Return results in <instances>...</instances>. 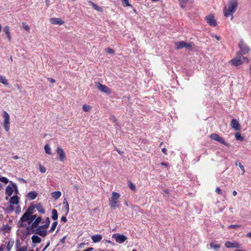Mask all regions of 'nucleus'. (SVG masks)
Segmentation results:
<instances>
[{"instance_id": "1", "label": "nucleus", "mask_w": 251, "mask_h": 251, "mask_svg": "<svg viewBox=\"0 0 251 251\" xmlns=\"http://www.w3.org/2000/svg\"><path fill=\"white\" fill-rule=\"evenodd\" d=\"M237 7V0H229L227 6L224 7L223 9L224 15L226 17H228L233 15Z\"/></svg>"}, {"instance_id": "2", "label": "nucleus", "mask_w": 251, "mask_h": 251, "mask_svg": "<svg viewBox=\"0 0 251 251\" xmlns=\"http://www.w3.org/2000/svg\"><path fill=\"white\" fill-rule=\"evenodd\" d=\"M176 49L177 50L181 49L182 48H186L189 50H192L193 48L194 45L192 43H186L185 41H178L175 43Z\"/></svg>"}, {"instance_id": "3", "label": "nucleus", "mask_w": 251, "mask_h": 251, "mask_svg": "<svg viewBox=\"0 0 251 251\" xmlns=\"http://www.w3.org/2000/svg\"><path fill=\"white\" fill-rule=\"evenodd\" d=\"M120 197V194L117 192H113L112 193V197L109 200V205L112 208H115L117 206V204L119 202L118 199Z\"/></svg>"}, {"instance_id": "4", "label": "nucleus", "mask_w": 251, "mask_h": 251, "mask_svg": "<svg viewBox=\"0 0 251 251\" xmlns=\"http://www.w3.org/2000/svg\"><path fill=\"white\" fill-rule=\"evenodd\" d=\"M241 56H242L241 52L237 53V56L236 58L232 59L230 61V63L235 67H237L242 64L243 60L241 59Z\"/></svg>"}, {"instance_id": "5", "label": "nucleus", "mask_w": 251, "mask_h": 251, "mask_svg": "<svg viewBox=\"0 0 251 251\" xmlns=\"http://www.w3.org/2000/svg\"><path fill=\"white\" fill-rule=\"evenodd\" d=\"M3 117L4 118L3 127L6 131H8L10 129V117L6 111L3 112Z\"/></svg>"}, {"instance_id": "6", "label": "nucleus", "mask_w": 251, "mask_h": 251, "mask_svg": "<svg viewBox=\"0 0 251 251\" xmlns=\"http://www.w3.org/2000/svg\"><path fill=\"white\" fill-rule=\"evenodd\" d=\"M112 238H114L118 243L122 244L127 239V237L124 234L115 233L113 234Z\"/></svg>"}, {"instance_id": "7", "label": "nucleus", "mask_w": 251, "mask_h": 251, "mask_svg": "<svg viewBox=\"0 0 251 251\" xmlns=\"http://www.w3.org/2000/svg\"><path fill=\"white\" fill-rule=\"evenodd\" d=\"M30 215L26 213H25L22 217L21 218L20 221L18 222V226L20 227H25L26 225L24 223L25 222H28Z\"/></svg>"}, {"instance_id": "8", "label": "nucleus", "mask_w": 251, "mask_h": 251, "mask_svg": "<svg viewBox=\"0 0 251 251\" xmlns=\"http://www.w3.org/2000/svg\"><path fill=\"white\" fill-rule=\"evenodd\" d=\"M96 84L98 89L102 92L106 94H110L111 93V89L105 85L101 84L100 82H96Z\"/></svg>"}, {"instance_id": "9", "label": "nucleus", "mask_w": 251, "mask_h": 251, "mask_svg": "<svg viewBox=\"0 0 251 251\" xmlns=\"http://www.w3.org/2000/svg\"><path fill=\"white\" fill-rule=\"evenodd\" d=\"M238 46L241 51L240 52L242 54H246L248 53L250 50V48L244 43L243 40H241L240 41Z\"/></svg>"}, {"instance_id": "10", "label": "nucleus", "mask_w": 251, "mask_h": 251, "mask_svg": "<svg viewBox=\"0 0 251 251\" xmlns=\"http://www.w3.org/2000/svg\"><path fill=\"white\" fill-rule=\"evenodd\" d=\"M210 138L214 140H215L216 141H218L220 143H221L222 144L226 146V147H228L229 146V144L225 142L223 139V138L220 137V136H219L216 133H212L210 135Z\"/></svg>"}, {"instance_id": "11", "label": "nucleus", "mask_w": 251, "mask_h": 251, "mask_svg": "<svg viewBox=\"0 0 251 251\" xmlns=\"http://www.w3.org/2000/svg\"><path fill=\"white\" fill-rule=\"evenodd\" d=\"M56 152L60 161H64L66 159L65 153L61 146L57 147Z\"/></svg>"}, {"instance_id": "12", "label": "nucleus", "mask_w": 251, "mask_h": 251, "mask_svg": "<svg viewBox=\"0 0 251 251\" xmlns=\"http://www.w3.org/2000/svg\"><path fill=\"white\" fill-rule=\"evenodd\" d=\"M41 221L42 218L41 217H37L33 222V223L31 224V225L29 226L26 227V229L27 230H32L35 228L37 227L38 226H39L38 225L41 222Z\"/></svg>"}, {"instance_id": "13", "label": "nucleus", "mask_w": 251, "mask_h": 251, "mask_svg": "<svg viewBox=\"0 0 251 251\" xmlns=\"http://www.w3.org/2000/svg\"><path fill=\"white\" fill-rule=\"evenodd\" d=\"M205 19L206 22L210 25L213 27H215L217 25V23L215 20L214 19V16L213 15H208L205 17Z\"/></svg>"}, {"instance_id": "14", "label": "nucleus", "mask_w": 251, "mask_h": 251, "mask_svg": "<svg viewBox=\"0 0 251 251\" xmlns=\"http://www.w3.org/2000/svg\"><path fill=\"white\" fill-rule=\"evenodd\" d=\"M225 245L227 248H239L241 247V245L236 242L231 243L229 241H226Z\"/></svg>"}, {"instance_id": "15", "label": "nucleus", "mask_w": 251, "mask_h": 251, "mask_svg": "<svg viewBox=\"0 0 251 251\" xmlns=\"http://www.w3.org/2000/svg\"><path fill=\"white\" fill-rule=\"evenodd\" d=\"M231 126L233 128H234L236 130H240V125L239 124L238 121L235 119H233L232 120L231 122Z\"/></svg>"}, {"instance_id": "16", "label": "nucleus", "mask_w": 251, "mask_h": 251, "mask_svg": "<svg viewBox=\"0 0 251 251\" xmlns=\"http://www.w3.org/2000/svg\"><path fill=\"white\" fill-rule=\"evenodd\" d=\"M13 193V189L12 186H10V185H8L5 190V194L7 197H5V200H8V197H10Z\"/></svg>"}, {"instance_id": "17", "label": "nucleus", "mask_w": 251, "mask_h": 251, "mask_svg": "<svg viewBox=\"0 0 251 251\" xmlns=\"http://www.w3.org/2000/svg\"><path fill=\"white\" fill-rule=\"evenodd\" d=\"M9 203L11 204H18L19 203V198L17 195H15L11 197Z\"/></svg>"}, {"instance_id": "18", "label": "nucleus", "mask_w": 251, "mask_h": 251, "mask_svg": "<svg viewBox=\"0 0 251 251\" xmlns=\"http://www.w3.org/2000/svg\"><path fill=\"white\" fill-rule=\"evenodd\" d=\"M50 22L52 24L61 25L64 23V21L60 18H53L50 19Z\"/></svg>"}, {"instance_id": "19", "label": "nucleus", "mask_w": 251, "mask_h": 251, "mask_svg": "<svg viewBox=\"0 0 251 251\" xmlns=\"http://www.w3.org/2000/svg\"><path fill=\"white\" fill-rule=\"evenodd\" d=\"M102 238V236L100 234L94 235L91 237L92 240L94 243H97L100 241Z\"/></svg>"}, {"instance_id": "20", "label": "nucleus", "mask_w": 251, "mask_h": 251, "mask_svg": "<svg viewBox=\"0 0 251 251\" xmlns=\"http://www.w3.org/2000/svg\"><path fill=\"white\" fill-rule=\"evenodd\" d=\"M37 196V193L35 191L29 192L27 194V197L30 200H34Z\"/></svg>"}, {"instance_id": "21", "label": "nucleus", "mask_w": 251, "mask_h": 251, "mask_svg": "<svg viewBox=\"0 0 251 251\" xmlns=\"http://www.w3.org/2000/svg\"><path fill=\"white\" fill-rule=\"evenodd\" d=\"M35 208H36L38 211L42 214H44L45 213V210L44 208L43 207L42 205L40 203H38L34 205Z\"/></svg>"}, {"instance_id": "22", "label": "nucleus", "mask_w": 251, "mask_h": 251, "mask_svg": "<svg viewBox=\"0 0 251 251\" xmlns=\"http://www.w3.org/2000/svg\"><path fill=\"white\" fill-rule=\"evenodd\" d=\"M31 239L33 243L36 244L40 243L42 241V239L40 237L35 235L32 236Z\"/></svg>"}, {"instance_id": "23", "label": "nucleus", "mask_w": 251, "mask_h": 251, "mask_svg": "<svg viewBox=\"0 0 251 251\" xmlns=\"http://www.w3.org/2000/svg\"><path fill=\"white\" fill-rule=\"evenodd\" d=\"M3 31L6 34L7 37L8 39V40L10 41L11 40V36H10V33L9 31V27L8 26H4L3 28Z\"/></svg>"}, {"instance_id": "24", "label": "nucleus", "mask_w": 251, "mask_h": 251, "mask_svg": "<svg viewBox=\"0 0 251 251\" xmlns=\"http://www.w3.org/2000/svg\"><path fill=\"white\" fill-rule=\"evenodd\" d=\"M61 193L59 191H54L51 193L52 197L55 200L58 199L61 196Z\"/></svg>"}, {"instance_id": "25", "label": "nucleus", "mask_w": 251, "mask_h": 251, "mask_svg": "<svg viewBox=\"0 0 251 251\" xmlns=\"http://www.w3.org/2000/svg\"><path fill=\"white\" fill-rule=\"evenodd\" d=\"M34 208V205L33 204H30L28 207L25 213L28 214V215L31 216V215H32V214L33 213V210Z\"/></svg>"}, {"instance_id": "26", "label": "nucleus", "mask_w": 251, "mask_h": 251, "mask_svg": "<svg viewBox=\"0 0 251 251\" xmlns=\"http://www.w3.org/2000/svg\"><path fill=\"white\" fill-rule=\"evenodd\" d=\"M0 82L3 84L7 86L9 84L8 80L6 79L5 76L0 75Z\"/></svg>"}, {"instance_id": "27", "label": "nucleus", "mask_w": 251, "mask_h": 251, "mask_svg": "<svg viewBox=\"0 0 251 251\" xmlns=\"http://www.w3.org/2000/svg\"><path fill=\"white\" fill-rule=\"evenodd\" d=\"M63 204L64 205V208L66 210V214H68L69 211V205L67 200L65 198L63 200Z\"/></svg>"}, {"instance_id": "28", "label": "nucleus", "mask_w": 251, "mask_h": 251, "mask_svg": "<svg viewBox=\"0 0 251 251\" xmlns=\"http://www.w3.org/2000/svg\"><path fill=\"white\" fill-rule=\"evenodd\" d=\"M10 183L11 185V186H12V188L13 189V192H14L15 194H16V195H17L19 193V191H18V189L17 185L16 184V183H13L12 181H10Z\"/></svg>"}, {"instance_id": "29", "label": "nucleus", "mask_w": 251, "mask_h": 251, "mask_svg": "<svg viewBox=\"0 0 251 251\" xmlns=\"http://www.w3.org/2000/svg\"><path fill=\"white\" fill-rule=\"evenodd\" d=\"M50 224V220L49 217H47L45 221V224L41 226V227H43L44 229H47L49 227Z\"/></svg>"}, {"instance_id": "30", "label": "nucleus", "mask_w": 251, "mask_h": 251, "mask_svg": "<svg viewBox=\"0 0 251 251\" xmlns=\"http://www.w3.org/2000/svg\"><path fill=\"white\" fill-rule=\"evenodd\" d=\"M51 218L53 220H56L58 218V213L56 209H53L52 210V216Z\"/></svg>"}, {"instance_id": "31", "label": "nucleus", "mask_w": 251, "mask_h": 251, "mask_svg": "<svg viewBox=\"0 0 251 251\" xmlns=\"http://www.w3.org/2000/svg\"><path fill=\"white\" fill-rule=\"evenodd\" d=\"M1 230L4 231V233H9L11 230V227L8 225H5L3 226V228L1 229Z\"/></svg>"}, {"instance_id": "32", "label": "nucleus", "mask_w": 251, "mask_h": 251, "mask_svg": "<svg viewBox=\"0 0 251 251\" xmlns=\"http://www.w3.org/2000/svg\"><path fill=\"white\" fill-rule=\"evenodd\" d=\"M235 139L240 141H242L244 140V137L241 136L239 132H237L235 135Z\"/></svg>"}, {"instance_id": "33", "label": "nucleus", "mask_w": 251, "mask_h": 251, "mask_svg": "<svg viewBox=\"0 0 251 251\" xmlns=\"http://www.w3.org/2000/svg\"><path fill=\"white\" fill-rule=\"evenodd\" d=\"M235 165L236 166H238L240 167L242 171V175H244L245 171L243 165L241 163L239 162V161L235 162Z\"/></svg>"}, {"instance_id": "34", "label": "nucleus", "mask_w": 251, "mask_h": 251, "mask_svg": "<svg viewBox=\"0 0 251 251\" xmlns=\"http://www.w3.org/2000/svg\"><path fill=\"white\" fill-rule=\"evenodd\" d=\"M210 247L214 249V250H218L220 248L221 246L219 244H214L213 243H211L209 245Z\"/></svg>"}, {"instance_id": "35", "label": "nucleus", "mask_w": 251, "mask_h": 251, "mask_svg": "<svg viewBox=\"0 0 251 251\" xmlns=\"http://www.w3.org/2000/svg\"><path fill=\"white\" fill-rule=\"evenodd\" d=\"M57 224H58V222L57 221L54 222L52 223L50 229L49 230L50 232H52L55 230V229L57 225Z\"/></svg>"}, {"instance_id": "36", "label": "nucleus", "mask_w": 251, "mask_h": 251, "mask_svg": "<svg viewBox=\"0 0 251 251\" xmlns=\"http://www.w3.org/2000/svg\"><path fill=\"white\" fill-rule=\"evenodd\" d=\"M44 149L46 153L48 154H50L51 153V149L49 145L46 144L44 147Z\"/></svg>"}, {"instance_id": "37", "label": "nucleus", "mask_w": 251, "mask_h": 251, "mask_svg": "<svg viewBox=\"0 0 251 251\" xmlns=\"http://www.w3.org/2000/svg\"><path fill=\"white\" fill-rule=\"evenodd\" d=\"M14 244V241H9L7 244L6 248L8 251L11 250Z\"/></svg>"}, {"instance_id": "38", "label": "nucleus", "mask_w": 251, "mask_h": 251, "mask_svg": "<svg viewBox=\"0 0 251 251\" xmlns=\"http://www.w3.org/2000/svg\"><path fill=\"white\" fill-rule=\"evenodd\" d=\"M41 229H44L43 227H41V226L37 227L36 229H33L31 230V233H34L35 234H38L39 231Z\"/></svg>"}, {"instance_id": "39", "label": "nucleus", "mask_w": 251, "mask_h": 251, "mask_svg": "<svg viewBox=\"0 0 251 251\" xmlns=\"http://www.w3.org/2000/svg\"><path fill=\"white\" fill-rule=\"evenodd\" d=\"M83 110L85 112H88L91 109V106L87 104H84L83 106Z\"/></svg>"}, {"instance_id": "40", "label": "nucleus", "mask_w": 251, "mask_h": 251, "mask_svg": "<svg viewBox=\"0 0 251 251\" xmlns=\"http://www.w3.org/2000/svg\"><path fill=\"white\" fill-rule=\"evenodd\" d=\"M36 215H31L29 218V220H28V224H30L34 220L35 221L36 218Z\"/></svg>"}, {"instance_id": "41", "label": "nucleus", "mask_w": 251, "mask_h": 251, "mask_svg": "<svg viewBox=\"0 0 251 251\" xmlns=\"http://www.w3.org/2000/svg\"><path fill=\"white\" fill-rule=\"evenodd\" d=\"M47 232L46 230H40V231H39V233L38 234V235H39L40 236H42V237H45L47 235Z\"/></svg>"}, {"instance_id": "42", "label": "nucleus", "mask_w": 251, "mask_h": 251, "mask_svg": "<svg viewBox=\"0 0 251 251\" xmlns=\"http://www.w3.org/2000/svg\"><path fill=\"white\" fill-rule=\"evenodd\" d=\"M0 181L4 183L5 184H7L9 182V180L5 177H0Z\"/></svg>"}, {"instance_id": "43", "label": "nucleus", "mask_w": 251, "mask_h": 251, "mask_svg": "<svg viewBox=\"0 0 251 251\" xmlns=\"http://www.w3.org/2000/svg\"><path fill=\"white\" fill-rule=\"evenodd\" d=\"M128 186L133 191H135L136 190V187H135V185L132 183L131 182L129 181V184H128Z\"/></svg>"}, {"instance_id": "44", "label": "nucleus", "mask_w": 251, "mask_h": 251, "mask_svg": "<svg viewBox=\"0 0 251 251\" xmlns=\"http://www.w3.org/2000/svg\"><path fill=\"white\" fill-rule=\"evenodd\" d=\"M123 2L124 6H131V5L129 4L128 0H122Z\"/></svg>"}, {"instance_id": "45", "label": "nucleus", "mask_w": 251, "mask_h": 251, "mask_svg": "<svg viewBox=\"0 0 251 251\" xmlns=\"http://www.w3.org/2000/svg\"><path fill=\"white\" fill-rule=\"evenodd\" d=\"M13 204H10L6 208V210L10 211L12 212L14 211V206L12 205Z\"/></svg>"}, {"instance_id": "46", "label": "nucleus", "mask_w": 251, "mask_h": 251, "mask_svg": "<svg viewBox=\"0 0 251 251\" xmlns=\"http://www.w3.org/2000/svg\"><path fill=\"white\" fill-rule=\"evenodd\" d=\"M39 170H40V171L42 173H44L46 172V169L45 167H44V166H42L41 165H40V166H39Z\"/></svg>"}, {"instance_id": "47", "label": "nucleus", "mask_w": 251, "mask_h": 251, "mask_svg": "<svg viewBox=\"0 0 251 251\" xmlns=\"http://www.w3.org/2000/svg\"><path fill=\"white\" fill-rule=\"evenodd\" d=\"M106 52H107V53H109V54H114V50L112 49H111V48H107L106 49Z\"/></svg>"}, {"instance_id": "48", "label": "nucleus", "mask_w": 251, "mask_h": 251, "mask_svg": "<svg viewBox=\"0 0 251 251\" xmlns=\"http://www.w3.org/2000/svg\"><path fill=\"white\" fill-rule=\"evenodd\" d=\"M24 28L26 31H29L30 28L28 25H25V23H23Z\"/></svg>"}, {"instance_id": "49", "label": "nucleus", "mask_w": 251, "mask_h": 251, "mask_svg": "<svg viewBox=\"0 0 251 251\" xmlns=\"http://www.w3.org/2000/svg\"><path fill=\"white\" fill-rule=\"evenodd\" d=\"M27 250V247L26 246H23L22 248H20L17 251H26Z\"/></svg>"}, {"instance_id": "50", "label": "nucleus", "mask_w": 251, "mask_h": 251, "mask_svg": "<svg viewBox=\"0 0 251 251\" xmlns=\"http://www.w3.org/2000/svg\"><path fill=\"white\" fill-rule=\"evenodd\" d=\"M240 226V225H231L228 226L229 228H235L237 227H239Z\"/></svg>"}, {"instance_id": "51", "label": "nucleus", "mask_w": 251, "mask_h": 251, "mask_svg": "<svg viewBox=\"0 0 251 251\" xmlns=\"http://www.w3.org/2000/svg\"><path fill=\"white\" fill-rule=\"evenodd\" d=\"M215 192L218 194H222V192L219 187H217L216 188Z\"/></svg>"}, {"instance_id": "52", "label": "nucleus", "mask_w": 251, "mask_h": 251, "mask_svg": "<svg viewBox=\"0 0 251 251\" xmlns=\"http://www.w3.org/2000/svg\"><path fill=\"white\" fill-rule=\"evenodd\" d=\"M21 212V207L20 206H17L16 208L15 212L16 214H19Z\"/></svg>"}, {"instance_id": "53", "label": "nucleus", "mask_w": 251, "mask_h": 251, "mask_svg": "<svg viewBox=\"0 0 251 251\" xmlns=\"http://www.w3.org/2000/svg\"><path fill=\"white\" fill-rule=\"evenodd\" d=\"M67 220V218H66V216H63L61 218V222H66Z\"/></svg>"}, {"instance_id": "54", "label": "nucleus", "mask_w": 251, "mask_h": 251, "mask_svg": "<svg viewBox=\"0 0 251 251\" xmlns=\"http://www.w3.org/2000/svg\"><path fill=\"white\" fill-rule=\"evenodd\" d=\"M18 179L19 181H20L21 182H23L24 183H26V181L25 179H24V178H18Z\"/></svg>"}, {"instance_id": "55", "label": "nucleus", "mask_w": 251, "mask_h": 251, "mask_svg": "<svg viewBox=\"0 0 251 251\" xmlns=\"http://www.w3.org/2000/svg\"><path fill=\"white\" fill-rule=\"evenodd\" d=\"M116 151L118 152L119 154L122 155L124 153V152L121 151L120 150L118 149L116 147H115Z\"/></svg>"}, {"instance_id": "56", "label": "nucleus", "mask_w": 251, "mask_h": 251, "mask_svg": "<svg viewBox=\"0 0 251 251\" xmlns=\"http://www.w3.org/2000/svg\"><path fill=\"white\" fill-rule=\"evenodd\" d=\"M48 80L50 81V82L51 83H54L55 82V80L54 79L52 78H48Z\"/></svg>"}, {"instance_id": "57", "label": "nucleus", "mask_w": 251, "mask_h": 251, "mask_svg": "<svg viewBox=\"0 0 251 251\" xmlns=\"http://www.w3.org/2000/svg\"><path fill=\"white\" fill-rule=\"evenodd\" d=\"M243 60L247 63H249V59H248V58L245 57H243Z\"/></svg>"}, {"instance_id": "58", "label": "nucleus", "mask_w": 251, "mask_h": 251, "mask_svg": "<svg viewBox=\"0 0 251 251\" xmlns=\"http://www.w3.org/2000/svg\"><path fill=\"white\" fill-rule=\"evenodd\" d=\"M66 238V236H64L61 240H60V242L62 243H65V239Z\"/></svg>"}, {"instance_id": "59", "label": "nucleus", "mask_w": 251, "mask_h": 251, "mask_svg": "<svg viewBox=\"0 0 251 251\" xmlns=\"http://www.w3.org/2000/svg\"><path fill=\"white\" fill-rule=\"evenodd\" d=\"M179 1L180 3H182L187 2L189 1V0H179Z\"/></svg>"}, {"instance_id": "60", "label": "nucleus", "mask_w": 251, "mask_h": 251, "mask_svg": "<svg viewBox=\"0 0 251 251\" xmlns=\"http://www.w3.org/2000/svg\"><path fill=\"white\" fill-rule=\"evenodd\" d=\"M49 245H50V242H48V243H47V245H46L45 247V248H44V249L42 250V251H45L46 250V249L49 247Z\"/></svg>"}, {"instance_id": "61", "label": "nucleus", "mask_w": 251, "mask_h": 251, "mask_svg": "<svg viewBox=\"0 0 251 251\" xmlns=\"http://www.w3.org/2000/svg\"><path fill=\"white\" fill-rule=\"evenodd\" d=\"M162 151L165 154H167V150L165 148H163L162 149Z\"/></svg>"}, {"instance_id": "62", "label": "nucleus", "mask_w": 251, "mask_h": 251, "mask_svg": "<svg viewBox=\"0 0 251 251\" xmlns=\"http://www.w3.org/2000/svg\"><path fill=\"white\" fill-rule=\"evenodd\" d=\"M164 192L168 195L169 194V190L168 189H165L164 190Z\"/></svg>"}, {"instance_id": "63", "label": "nucleus", "mask_w": 251, "mask_h": 251, "mask_svg": "<svg viewBox=\"0 0 251 251\" xmlns=\"http://www.w3.org/2000/svg\"><path fill=\"white\" fill-rule=\"evenodd\" d=\"M86 251H92L93 250V248L92 247L88 248V249L85 250Z\"/></svg>"}, {"instance_id": "64", "label": "nucleus", "mask_w": 251, "mask_h": 251, "mask_svg": "<svg viewBox=\"0 0 251 251\" xmlns=\"http://www.w3.org/2000/svg\"><path fill=\"white\" fill-rule=\"evenodd\" d=\"M31 233V230H27L26 231V233H25V234L26 235H28L29 234H30V233Z\"/></svg>"}]
</instances>
